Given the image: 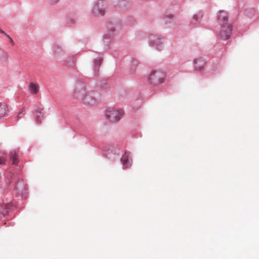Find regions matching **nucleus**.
Here are the masks:
<instances>
[{
    "instance_id": "f8f14e48",
    "label": "nucleus",
    "mask_w": 259,
    "mask_h": 259,
    "mask_svg": "<svg viewBox=\"0 0 259 259\" xmlns=\"http://www.w3.org/2000/svg\"><path fill=\"white\" fill-rule=\"evenodd\" d=\"M26 190V186L23 181L18 182L15 186L14 190L19 196H24L25 195Z\"/></svg>"
},
{
    "instance_id": "a878e982",
    "label": "nucleus",
    "mask_w": 259,
    "mask_h": 259,
    "mask_svg": "<svg viewBox=\"0 0 259 259\" xmlns=\"http://www.w3.org/2000/svg\"><path fill=\"white\" fill-rule=\"evenodd\" d=\"M93 92H96L95 91H91V92L89 93H87L84 94V97H88V99H90L91 98V97L89 96L90 94H91V93H92Z\"/></svg>"
},
{
    "instance_id": "9b49d317",
    "label": "nucleus",
    "mask_w": 259,
    "mask_h": 259,
    "mask_svg": "<svg viewBox=\"0 0 259 259\" xmlns=\"http://www.w3.org/2000/svg\"><path fill=\"white\" fill-rule=\"evenodd\" d=\"M202 12L199 11L196 14L193 15L190 22V25L193 27H197L200 25V21L203 17Z\"/></svg>"
},
{
    "instance_id": "c756f323",
    "label": "nucleus",
    "mask_w": 259,
    "mask_h": 259,
    "mask_svg": "<svg viewBox=\"0 0 259 259\" xmlns=\"http://www.w3.org/2000/svg\"><path fill=\"white\" fill-rule=\"evenodd\" d=\"M7 37L9 38L10 42L13 43V40L12 38L10 37V36L9 35H8Z\"/></svg>"
},
{
    "instance_id": "39448f33",
    "label": "nucleus",
    "mask_w": 259,
    "mask_h": 259,
    "mask_svg": "<svg viewBox=\"0 0 259 259\" xmlns=\"http://www.w3.org/2000/svg\"><path fill=\"white\" fill-rule=\"evenodd\" d=\"M166 73L161 70L152 71L147 79L150 84L155 86L162 83L165 80Z\"/></svg>"
},
{
    "instance_id": "f03ea898",
    "label": "nucleus",
    "mask_w": 259,
    "mask_h": 259,
    "mask_svg": "<svg viewBox=\"0 0 259 259\" xmlns=\"http://www.w3.org/2000/svg\"><path fill=\"white\" fill-rule=\"evenodd\" d=\"M218 21L220 25V30L219 36L222 40H227L230 38L233 26L228 23V15L224 10H220L218 15Z\"/></svg>"
},
{
    "instance_id": "2f4dec72",
    "label": "nucleus",
    "mask_w": 259,
    "mask_h": 259,
    "mask_svg": "<svg viewBox=\"0 0 259 259\" xmlns=\"http://www.w3.org/2000/svg\"><path fill=\"white\" fill-rule=\"evenodd\" d=\"M12 183H13V181H11L10 180L9 181V183L10 184H11Z\"/></svg>"
},
{
    "instance_id": "f257e3e1",
    "label": "nucleus",
    "mask_w": 259,
    "mask_h": 259,
    "mask_svg": "<svg viewBox=\"0 0 259 259\" xmlns=\"http://www.w3.org/2000/svg\"><path fill=\"white\" fill-rule=\"evenodd\" d=\"M85 94H86L85 84L82 81H78L73 91L74 98L81 100L86 104H93L100 97L99 93L93 92L89 95L91 97V98L89 99L87 96L84 97Z\"/></svg>"
},
{
    "instance_id": "20e7f679",
    "label": "nucleus",
    "mask_w": 259,
    "mask_h": 259,
    "mask_svg": "<svg viewBox=\"0 0 259 259\" xmlns=\"http://www.w3.org/2000/svg\"><path fill=\"white\" fill-rule=\"evenodd\" d=\"M107 4L104 0H96L91 8L92 13L96 16L104 17L107 12Z\"/></svg>"
},
{
    "instance_id": "412c9836",
    "label": "nucleus",
    "mask_w": 259,
    "mask_h": 259,
    "mask_svg": "<svg viewBox=\"0 0 259 259\" xmlns=\"http://www.w3.org/2000/svg\"><path fill=\"white\" fill-rule=\"evenodd\" d=\"M174 18V16L171 14H165L163 18L164 23L165 24L170 23L172 22L173 19Z\"/></svg>"
},
{
    "instance_id": "6e6552de",
    "label": "nucleus",
    "mask_w": 259,
    "mask_h": 259,
    "mask_svg": "<svg viewBox=\"0 0 259 259\" xmlns=\"http://www.w3.org/2000/svg\"><path fill=\"white\" fill-rule=\"evenodd\" d=\"M105 154L109 158L115 160L119 158L120 150L113 146L109 145L105 148Z\"/></svg>"
},
{
    "instance_id": "f3484780",
    "label": "nucleus",
    "mask_w": 259,
    "mask_h": 259,
    "mask_svg": "<svg viewBox=\"0 0 259 259\" xmlns=\"http://www.w3.org/2000/svg\"><path fill=\"white\" fill-rule=\"evenodd\" d=\"M138 61L135 59H132L129 63V69L131 73H134L138 65Z\"/></svg>"
},
{
    "instance_id": "1a4fd4ad",
    "label": "nucleus",
    "mask_w": 259,
    "mask_h": 259,
    "mask_svg": "<svg viewBox=\"0 0 259 259\" xmlns=\"http://www.w3.org/2000/svg\"><path fill=\"white\" fill-rule=\"evenodd\" d=\"M120 161L123 169L128 167L132 164V154L129 151H125L120 158Z\"/></svg>"
},
{
    "instance_id": "bb28decb",
    "label": "nucleus",
    "mask_w": 259,
    "mask_h": 259,
    "mask_svg": "<svg viewBox=\"0 0 259 259\" xmlns=\"http://www.w3.org/2000/svg\"><path fill=\"white\" fill-rule=\"evenodd\" d=\"M14 177V174L12 172H10L8 175V179L10 180V179H12Z\"/></svg>"
},
{
    "instance_id": "423d86ee",
    "label": "nucleus",
    "mask_w": 259,
    "mask_h": 259,
    "mask_svg": "<svg viewBox=\"0 0 259 259\" xmlns=\"http://www.w3.org/2000/svg\"><path fill=\"white\" fill-rule=\"evenodd\" d=\"M148 42L150 46L158 51H161L164 48V37L150 34L148 36Z\"/></svg>"
},
{
    "instance_id": "7c9ffc66",
    "label": "nucleus",
    "mask_w": 259,
    "mask_h": 259,
    "mask_svg": "<svg viewBox=\"0 0 259 259\" xmlns=\"http://www.w3.org/2000/svg\"><path fill=\"white\" fill-rule=\"evenodd\" d=\"M0 33H2V34H4L6 36L8 35V34H6L4 31H3V30H1V29H0Z\"/></svg>"
},
{
    "instance_id": "a211bd4d",
    "label": "nucleus",
    "mask_w": 259,
    "mask_h": 259,
    "mask_svg": "<svg viewBox=\"0 0 259 259\" xmlns=\"http://www.w3.org/2000/svg\"><path fill=\"white\" fill-rule=\"evenodd\" d=\"M10 158L13 164L18 163V157L15 151H12L10 152Z\"/></svg>"
},
{
    "instance_id": "4be33fe9",
    "label": "nucleus",
    "mask_w": 259,
    "mask_h": 259,
    "mask_svg": "<svg viewBox=\"0 0 259 259\" xmlns=\"http://www.w3.org/2000/svg\"><path fill=\"white\" fill-rule=\"evenodd\" d=\"M76 62V59L74 56H70L66 61V65L68 66L73 67Z\"/></svg>"
},
{
    "instance_id": "7ed1b4c3",
    "label": "nucleus",
    "mask_w": 259,
    "mask_h": 259,
    "mask_svg": "<svg viewBox=\"0 0 259 259\" xmlns=\"http://www.w3.org/2000/svg\"><path fill=\"white\" fill-rule=\"evenodd\" d=\"M106 31L103 35V43L108 46L113 42L117 34V31L121 29V21L118 19H111L106 24Z\"/></svg>"
},
{
    "instance_id": "393cba45",
    "label": "nucleus",
    "mask_w": 259,
    "mask_h": 259,
    "mask_svg": "<svg viewBox=\"0 0 259 259\" xmlns=\"http://www.w3.org/2000/svg\"><path fill=\"white\" fill-rule=\"evenodd\" d=\"M60 0H49V3L51 5H54L57 3Z\"/></svg>"
},
{
    "instance_id": "b1692460",
    "label": "nucleus",
    "mask_w": 259,
    "mask_h": 259,
    "mask_svg": "<svg viewBox=\"0 0 259 259\" xmlns=\"http://www.w3.org/2000/svg\"><path fill=\"white\" fill-rule=\"evenodd\" d=\"M6 160L4 157H0V164H5Z\"/></svg>"
},
{
    "instance_id": "4468645a",
    "label": "nucleus",
    "mask_w": 259,
    "mask_h": 259,
    "mask_svg": "<svg viewBox=\"0 0 259 259\" xmlns=\"http://www.w3.org/2000/svg\"><path fill=\"white\" fill-rule=\"evenodd\" d=\"M205 63V60L200 57L194 60V67L196 70H201Z\"/></svg>"
},
{
    "instance_id": "2eb2a0df",
    "label": "nucleus",
    "mask_w": 259,
    "mask_h": 259,
    "mask_svg": "<svg viewBox=\"0 0 259 259\" xmlns=\"http://www.w3.org/2000/svg\"><path fill=\"white\" fill-rule=\"evenodd\" d=\"M116 6L121 10L126 9L130 6V1L129 0H117Z\"/></svg>"
},
{
    "instance_id": "c85d7f7f",
    "label": "nucleus",
    "mask_w": 259,
    "mask_h": 259,
    "mask_svg": "<svg viewBox=\"0 0 259 259\" xmlns=\"http://www.w3.org/2000/svg\"><path fill=\"white\" fill-rule=\"evenodd\" d=\"M2 56L3 57L4 59H5L7 57V54L5 52H3L2 53Z\"/></svg>"
},
{
    "instance_id": "aec40b11",
    "label": "nucleus",
    "mask_w": 259,
    "mask_h": 259,
    "mask_svg": "<svg viewBox=\"0 0 259 259\" xmlns=\"http://www.w3.org/2000/svg\"><path fill=\"white\" fill-rule=\"evenodd\" d=\"M38 86L33 82H31L28 87V90L32 94H36L38 92Z\"/></svg>"
},
{
    "instance_id": "ddd939ff",
    "label": "nucleus",
    "mask_w": 259,
    "mask_h": 259,
    "mask_svg": "<svg viewBox=\"0 0 259 259\" xmlns=\"http://www.w3.org/2000/svg\"><path fill=\"white\" fill-rule=\"evenodd\" d=\"M102 62V57L99 55L93 60V70L94 73L97 75L99 72V68Z\"/></svg>"
},
{
    "instance_id": "6ab92c4d",
    "label": "nucleus",
    "mask_w": 259,
    "mask_h": 259,
    "mask_svg": "<svg viewBox=\"0 0 259 259\" xmlns=\"http://www.w3.org/2000/svg\"><path fill=\"white\" fill-rule=\"evenodd\" d=\"M8 111L7 106L4 103H0V118L3 117Z\"/></svg>"
},
{
    "instance_id": "cd10ccee",
    "label": "nucleus",
    "mask_w": 259,
    "mask_h": 259,
    "mask_svg": "<svg viewBox=\"0 0 259 259\" xmlns=\"http://www.w3.org/2000/svg\"><path fill=\"white\" fill-rule=\"evenodd\" d=\"M68 21H69V23L71 25H73L75 23V19H68Z\"/></svg>"
},
{
    "instance_id": "9d476101",
    "label": "nucleus",
    "mask_w": 259,
    "mask_h": 259,
    "mask_svg": "<svg viewBox=\"0 0 259 259\" xmlns=\"http://www.w3.org/2000/svg\"><path fill=\"white\" fill-rule=\"evenodd\" d=\"M15 208L16 205L12 202L2 204L0 205V214L5 216L14 210Z\"/></svg>"
},
{
    "instance_id": "0eeeda50",
    "label": "nucleus",
    "mask_w": 259,
    "mask_h": 259,
    "mask_svg": "<svg viewBox=\"0 0 259 259\" xmlns=\"http://www.w3.org/2000/svg\"><path fill=\"white\" fill-rule=\"evenodd\" d=\"M123 114V111L122 109L116 110L113 108H109L106 111V117L110 122H115L120 119Z\"/></svg>"
},
{
    "instance_id": "dca6fc26",
    "label": "nucleus",
    "mask_w": 259,
    "mask_h": 259,
    "mask_svg": "<svg viewBox=\"0 0 259 259\" xmlns=\"http://www.w3.org/2000/svg\"><path fill=\"white\" fill-rule=\"evenodd\" d=\"M34 116L37 122H41L44 116V112L42 108H37L35 110Z\"/></svg>"
},
{
    "instance_id": "5701e85b",
    "label": "nucleus",
    "mask_w": 259,
    "mask_h": 259,
    "mask_svg": "<svg viewBox=\"0 0 259 259\" xmlns=\"http://www.w3.org/2000/svg\"><path fill=\"white\" fill-rule=\"evenodd\" d=\"M25 109L24 108L21 109L20 111L18 113L17 116V120H18L19 119L23 117L25 114Z\"/></svg>"
}]
</instances>
